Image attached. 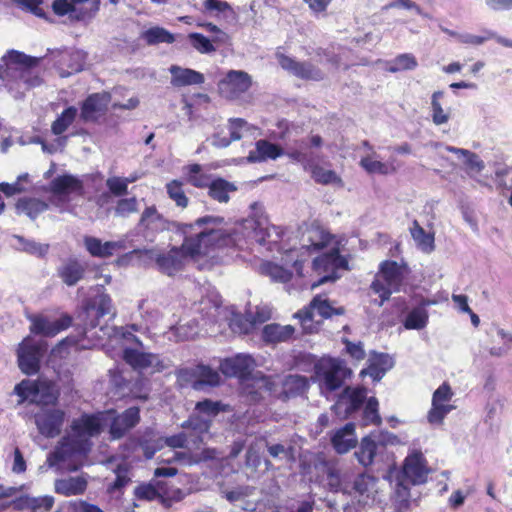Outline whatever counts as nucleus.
<instances>
[{
	"instance_id": "nucleus-1",
	"label": "nucleus",
	"mask_w": 512,
	"mask_h": 512,
	"mask_svg": "<svg viewBox=\"0 0 512 512\" xmlns=\"http://www.w3.org/2000/svg\"><path fill=\"white\" fill-rule=\"evenodd\" d=\"M224 218L205 216L195 222V226L203 228L197 235L186 237L181 245L180 256H199L203 248L209 246H235L245 251L251 250L255 244H273L276 251L281 252L278 240L285 235V230L270 225L259 202L250 204V215L237 223L233 230L224 228Z\"/></svg>"
},
{
	"instance_id": "nucleus-2",
	"label": "nucleus",
	"mask_w": 512,
	"mask_h": 512,
	"mask_svg": "<svg viewBox=\"0 0 512 512\" xmlns=\"http://www.w3.org/2000/svg\"><path fill=\"white\" fill-rule=\"evenodd\" d=\"M139 422L140 410L137 407H131L117 416L111 411L96 415H82L72 421L70 433L48 456L47 462L52 467L64 460L68 454L86 453L91 446L90 438L100 434L105 425H109L112 439H120Z\"/></svg>"
},
{
	"instance_id": "nucleus-3",
	"label": "nucleus",
	"mask_w": 512,
	"mask_h": 512,
	"mask_svg": "<svg viewBox=\"0 0 512 512\" xmlns=\"http://www.w3.org/2000/svg\"><path fill=\"white\" fill-rule=\"evenodd\" d=\"M114 315L110 296L104 292H99L92 300L85 304L83 311L78 317L84 326L85 333L88 329L99 327V331L103 336H107L111 343L124 341L142 345L139 338L136 337L129 328L110 327L101 324V320L104 319V317L109 316L111 318L114 317Z\"/></svg>"
},
{
	"instance_id": "nucleus-4",
	"label": "nucleus",
	"mask_w": 512,
	"mask_h": 512,
	"mask_svg": "<svg viewBox=\"0 0 512 512\" xmlns=\"http://www.w3.org/2000/svg\"><path fill=\"white\" fill-rule=\"evenodd\" d=\"M407 273L408 266L403 258L400 262L385 260L380 264V270L370 284V289L379 295V300H374L378 307H382L391 294L399 289Z\"/></svg>"
},
{
	"instance_id": "nucleus-5",
	"label": "nucleus",
	"mask_w": 512,
	"mask_h": 512,
	"mask_svg": "<svg viewBox=\"0 0 512 512\" xmlns=\"http://www.w3.org/2000/svg\"><path fill=\"white\" fill-rule=\"evenodd\" d=\"M345 244L344 237L331 234L320 227L307 229L301 239L302 248L316 256H341Z\"/></svg>"
},
{
	"instance_id": "nucleus-6",
	"label": "nucleus",
	"mask_w": 512,
	"mask_h": 512,
	"mask_svg": "<svg viewBox=\"0 0 512 512\" xmlns=\"http://www.w3.org/2000/svg\"><path fill=\"white\" fill-rule=\"evenodd\" d=\"M36 59L25 55L24 53L11 50L8 51L2 58L0 64V79L5 80L10 75V72H15L19 75L27 87L37 86L41 83L40 78H29V68L35 65Z\"/></svg>"
},
{
	"instance_id": "nucleus-7",
	"label": "nucleus",
	"mask_w": 512,
	"mask_h": 512,
	"mask_svg": "<svg viewBox=\"0 0 512 512\" xmlns=\"http://www.w3.org/2000/svg\"><path fill=\"white\" fill-rule=\"evenodd\" d=\"M14 394L19 396V404L29 401L49 405L57 401L54 387L47 381L23 379L15 385Z\"/></svg>"
},
{
	"instance_id": "nucleus-8",
	"label": "nucleus",
	"mask_w": 512,
	"mask_h": 512,
	"mask_svg": "<svg viewBox=\"0 0 512 512\" xmlns=\"http://www.w3.org/2000/svg\"><path fill=\"white\" fill-rule=\"evenodd\" d=\"M305 149L306 144L301 142L299 148L291 149L287 152V157L292 161L301 163L304 166V169L311 173L312 178L316 182L325 185L333 184L334 186L343 187V180L338 176V174L331 169H326L315 163Z\"/></svg>"
},
{
	"instance_id": "nucleus-9",
	"label": "nucleus",
	"mask_w": 512,
	"mask_h": 512,
	"mask_svg": "<svg viewBox=\"0 0 512 512\" xmlns=\"http://www.w3.org/2000/svg\"><path fill=\"white\" fill-rule=\"evenodd\" d=\"M259 389H264L267 393H278L277 387L281 385V393L286 397H295L304 393L308 388V379L305 376L298 374H289L284 377L281 376H260L256 380Z\"/></svg>"
},
{
	"instance_id": "nucleus-10",
	"label": "nucleus",
	"mask_w": 512,
	"mask_h": 512,
	"mask_svg": "<svg viewBox=\"0 0 512 512\" xmlns=\"http://www.w3.org/2000/svg\"><path fill=\"white\" fill-rule=\"evenodd\" d=\"M315 373L323 388L335 391L341 387L343 380L351 374L344 363L336 358H323L315 365Z\"/></svg>"
},
{
	"instance_id": "nucleus-11",
	"label": "nucleus",
	"mask_w": 512,
	"mask_h": 512,
	"mask_svg": "<svg viewBox=\"0 0 512 512\" xmlns=\"http://www.w3.org/2000/svg\"><path fill=\"white\" fill-rule=\"evenodd\" d=\"M303 261L291 258H273L262 260L258 266V272L268 276L274 282H287L293 276L295 271L299 276L302 275Z\"/></svg>"
},
{
	"instance_id": "nucleus-12",
	"label": "nucleus",
	"mask_w": 512,
	"mask_h": 512,
	"mask_svg": "<svg viewBox=\"0 0 512 512\" xmlns=\"http://www.w3.org/2000/svg\"><path fill=\"white\" fill-rule=\"evenodd\" d=\"M343 308H333L326 297L317 295L313 298L308 308L303 311H299L296 317L300 319L303 329L306 332L311 333L313 331V323H319L316 320V316L321 319H327L333 315H343Z\"/></svg>"
},
{
	"instance_id": "nucleus-13",
	"label": "nucleus",
	"mask_w": 512,
	"mask_h": 512,
	"mask_svg": "<svg viewBox=\"0 0 512 512\" xmlns=\"http://www.w3.org/2000/svg\"><path fill=\"white\" fill-rule=\"evenodd\" d=\"M430 472L424 454L414 450L404 460L401 477L412 485H423L427 483Z\"/></svg>"
},
{
	"instance_id": "nucleus-14",
	"label": "nucleus",
	"mask_w": 512,
	"mask_h": 512,
	"mask_svg": "<svg viewBox=\"0 0 512 512\" xmlns=\"http://www.w3.org/2000/svg\"><path fill=\"white\" fill-rule=\"evenodd\" d=\"M453 392L447 383L439 385L432 394V408L428 411V423L442 424L444 418L454 409L450 404Z\"/></svg>"
},
{
	"instance_id": "nucleus-15",
	"label": "nucleus",
	"mask_w": 512,
	"mask_h": 512,
	"mask_svg": "<svg viewBox=\"0 0 512 512\" xmlns=\"http://www.w3.org/2000/svg\"><path fill=\"white\" fill-rule=\"evenodd\" d=\"M42 348L31 337H26L17 349V360L20 370L27 374H36L40 369Z\"/></svg>"
},
{
	"instance_id": "nucleus-16",
	"label": "nucleus",
	"mask_w": 512,
	"mask_h": 512,
	"mask_svg": "<svg viewBox=\"0 0 512 512\" xmlns=\"http://www.w3.org/2000/svg\"><path fill=\"white\" fill-rule=\"evenodd\" d=\"M123 358L131 367L139 372H160L166 368L161 357L154 353L141 352L132 348L123 349Z\"/></svg>"
},
{
	"instance_id": "nucleus-17",
	"label": "nucleus",
	"mask_w": 512,
	"mask_h": 512,
	"mask_svg": "<svg viewBox=\"0 0 512 512\" xmlns=\"http://www.w3.org/2000/svg\"><path fill=\"white\" fill-rule=\"evenodd\" d=\"M365 397V388L345 387L344 391L338 396V401L332 407V410L338 418H348L353 412H355L362 406Z\"/></svg>"
},
{
	"instance_id": "nucleus-18",
	"label": "nucleus",
	"mask_w": 512,
	"mask_h": 512,
	"mask_svg": "<svg viewBox=\"0 0 512 512\" xmlns=\"http://www.w3.org/2000/svg\"><path fill=\"white\" fill-rule=\"evenodd\" d=\"M111 102V95L107 92L93 93L81 104L80 119L84 123L98 121L107 111Z\"/></svg>"
},
{
	"instance_id": "nucleus-19",
	"label": "nucleus",
	"mask_w": 512,
	"mask_h": 512,
	"mask_svg": "<svg viewBox=\"0 0 512 512\" xmlns=\"http://www.w3.org/2000/svg\"><path fill=\"white\" fill-rule=\"evenodd\" d=\"M65 421V412L59 409L43 410L35 415L39 432L48 438L60 435Z\"/></svg>"
},
{
	"instance_id": "nucleus-20",
	"label": "nucleus",
	"mask_w": 512,
	"mask_h": 512,
	"mask_svg": "<svg viewBox=\"0 0 512 512\" xmlns=\"http://www.w3.org/2000/svg\"><path fill=\"white\" fill-rule=\"evenodd\" d=\"M280 67L290 74L305 80H321L323 73L320 69L308 62H298L282 53H276Z\"/></svg>"
},
{
	"instance_id": "nucleus-21",
	"label": "nucleus",
	"mask_w": 512,
	"mask_h": 512,
	"mask_svg": "<svg viewBox=\"0 0 512 512\" xmlns=\"http://www.w3.org/2000/svg\"><path fill=\"white\" fill-rule=\"evenodd\" d=\"M219 91L227 98H236L251 87V76L244 71L228 72L219 84Z\"/></svg>"
},
{
	"instance_id": "nucleus-22",
	"label": "nucleus",
	"mask_w": 512,
	"mask_h": 512,
	"mask_svg": "<svg viewBox=\"0 0 512 512\" xmlns=\"http://www.w3.org/2000/svg\"><path fill=\"white\" fill-rule=\"evenodd\" d=\"M313 269L317 272H326L319 280L311 284L315 288L328 281H335L340 278V270H348L347 258H314Z\"/></svg>"
},
{
	"instance_id": "nucleus-23",
	"label": "nucleus",
	"mask_w": 512,
	"mask_h": 512,
	"mask_svg": "<svg viewBox=\"0 0 512 512\" xmlns=\"http://www.w3.org/2000/svg\"><path fill=\"white\" fill-rule=\"evenodd\" d=\"M172 225V222L166 220L164 215L155 209V205L145 208L139 221V227L144 232L146 238H151L158 233L167 231Z\"/></svg>"
},
{
	"instance_id": "nucleus-24",
	"label": "nucleus",
	"mask_w": 512,
	"mask_h": 512,
	"mask_svg": "<svg viewBox=\"0 0 512 512\" xmlns=\"http://www.w3.org/2000/svg\"><path fill=\"white\" fill-rule=\"evenodd\" d=\"M255 365L251 355L241 353L221 361L220 369L227 376L245 378L253 372Z\"/></svg>"
},
{
	"instance_id": "nucleus-25",
	"label": "nucleus",
	"mask_w": 512,
	"mask_h": 512,
	"mask_svg": "<svg viewBox=\"0 0 512 512\" xmlns=\"http://www.w3.org/2000/svg\"><path fill=\"white\" fill-rule=\"evenodd\" d=\"M31 322V332L46 337H54L71 326V319L69 316H63L54 321L43 316H36L31 318Z\"/></svg>"
},
{
	"instance_id": "nucleus-26",
	"label": "nucleus",
	"mask_w": 512,
	"mask_h": 512,
	"mask_svg": "<svg viewBox=\"0 0 512 512\" xmlns=\"http://www.w3.org/2000/svg\"><path fill=\"white\" fill-rule=\"evenodd\" d=\"M363 146L368 150V153L360 160V166L369 174L389 175L396 172L397 168L393 160L382 161L379 156L369 145L364 142Z\"/></svg>"
},
{
	"instance_id": "nucleus-27",
	"label": "nucleus",
	"mask_w": 512,
	"mask_h": 512,
	"mask_svg": "<svg viewBox=\"0 0 512 512\" xmlns=\"http://www.w3.org/2000/svg\"><path fill=\"white\" fill-rule=\"evenodd\" d=\"M376 438L377 435L371 433L361 439L354 455L362 466H370L374 462L376 455L384 448L383 443Z\"/></svg>"
},
{
	"instance_id": "nucleus-28",
	"label": "nucleus",
	"mask_w": 512,
	"mask_h": 512,
	"mask_svg": "<svg viewBox=\"0 0 512 512\" xmlns=\"http://www.w3.org/2000/svg\"><path fill=\"white\" fill-rule=\"evenodd\" d=\"M300 147V144L294 149ZM293 149L289 147L286 152H284L279 146L272 144L266 140H259L255 143V149L250 151L248 154V162L256 163V162H264L266 160H275L282 155L287 156V152Z\"/></svg>"
},
{
	"instance_id": "nucleus-29",
	"label": "nucleus",
	"mask_w": 512,
	"mask_h": 512,
	"mask_svg": "<svg viewBox=\"0 0 512 512\" xmlns=\"http://www.w3.org/2000/svg\"><path fill=\"white\" fill-rule=\"evenodd\" d=\"M87 483L83 474L59 478L55 482V492L64 497L82 495L87 489Z\"/></svg>"
},
{
	"instance_id": "nucleus-30",
	"label": "nucleus",
	"mask_w": 512,
	"mask_h": 512,
	"mask_svg": "<svg viewBox=\"0 0 512 512\" xmlns=\"http://www.w3.org/2000/svg\"><path fill=\"white\" fill-rule=\"evenodd\" d=\"M47 190L55 196L67 197L82 190V182L72 174H64L54 178Z\"/></svg>"
},
{
	"instance_id": "nucleus-31",
	"label": "nucleus",
	"mask_w": 512,
	"mask_h": 512,
	"mask_svg": "<svg viewBox=\"0 0 512 512\" xmlns=\"http://www.w3.org/2000/svg\"><path fill=\"white\" fill-rule=\"evenodd\" d=\"M171 74L170 83L174 87L199 85L204 82V75L189 68L172 65L169 68Z\"/></svg>"
},
{
	"instance_id": "nucleus-32",
	"label": "nucleus",
	"mask_w": 512,
	"mask_h": 512,
	"mask_svg": "<svg viewBox=\"0 0 512 512\" xmlns=\"http://www.w3.org/2000/svg\"><path fill=\"white\" fill-rule=\"evenodd\" d=\"M90 272L91 270L88 268L87 264L76 258L66 261L59 269L62 280L70 286L76 284Z\"/></svg>"
},
{
	"instance_id": "nucleus-33",
	"label": "nucleus",
	"mask_w": 512,
	"mask_h": 512,
	"mask_svg": "<svg viewBox=\"0 0 512 512\" xmlns=\"http://www.w3.org/2000/svg\"><path fill=\"white\" fill-rule=\"evenodd\" d=\"M334 449L340 453H347L350 449L354 448L357 439L355 435V425L353 423H347L336 430L331 438Z\"/></svg>"
},
{
	"instance_id": "nucleus-34",
	"label": "nucleus",
	"mask_w": 512,
	"mask_h": 512,
	"mask_svg": "<svg viewBox=\"0 0 512 512\" xmlns=\"http://www.w3.org/2000/svg\"><path fill=\"white\" fill-rule=\"evenodd\" d=\"M83 241L87 252L91 256H111L113 252L125 248L123 241H108L102 243L101 240L88 236H86Z\"/></svg>"
},
{
	"instance_id": "nucleus-35",
	"label": "nucleus",
	"mask_w": 512,
	"mask_h": 512,
	"mask_svg": "<svg viewBox=\"0 0 512 512\" xmlns=\"http://www.w3.org/2000/svg\"><path fill=\"white\" fill-rule=\"evenodd\" d=\"M249 129V124L243 118H233L230 120L229 131L230 139L221 138L219 135L212 137L211 143L217 148H226L231 141H238L243 137V132Z\"/></svg>"
},
{
	"instance_id": "nucleus-36",
	"label": "nucleus",
	"mask_w": 512,
	"mask_h": 512,
	"mask_svg": "<svg viewBox=\"0 0 512 512\" xmlns=\"http://www.w3.org/2000/svg\"><path fill=\"white\" fill-rule=\"evenodd\" d=\"M9 245L20 253L38 256H44L49 253L48 244L37 243L16 235L10 237Z\"/></svg>"
},
{
	"instance_id": "nucleus-37",
	"label": "nucleus",
	"mask_w": 512,
	"mask_h": 512,
	"mask_svg": "<svg viewBox=\"0 0 512 512\" xmlns=\"http://www.w3.org/2000/svg\"><path fill=\"white\" fill-rule=\"evenodd\" d=\"M17 492L10 496L9 498L15 497L12 501L13 505L16 508H32L29 512H44L49 511L54 505V498L51 496H45L37 499L16 497L17 494L20 493L19 489L16 488Z\"/></svg>"
},
{
	"instance_id": "nucleus-38",
	"label": "nucleus",
	"mask_w": 512,
	"mask_h": 512,
	"mask_svg": "<svg viewBox=\"0 0 512 512\" xmlns=\"http://www.w3.org/2000/svg\"><path fill=\"white\" fill-rule=\"evenodd\" d=\"M48 209V204L40 199L32 197H23L17 201L16 211L19 215H26L30 219H35L40 213Z\"/></svg>"
},
{
	"instance_id": "nucleus-39",
	"label": "nucleus",
	"mask_w": 512,
	"mask_h": 512,
	"mask_svg": "<svg viewBox=\"0 0 512 512\" xmlns=\"http://www.w3.org/2000/svg\"><path fill=\"white\" fill-rule=\"evenodd\" d=\"M444 149L447 152L455 154L458 158L463 159V163L468 173H480L485 168V164L480 157L469 150L453 146H445Z\"/></svg>"
},
{
	"instance_id": "nucleus-40",
	"label": "nucleus",
	"mask_w": 512,
	"mask_h": 512,
	"mask_svg": "<svg viewBox=\"0 0 512 512\" xmlns=\"http://www.w3.org/2000/svg\"><path fill=\"white\" fill-rule=\"evenodd\" d=\"M410 233L415 241L417 247L424 254H430L433 252L434 237L433 233L426 232L424 228L419 224L418 221H413L410 227Z\"/></svg>"
},
{
	"instance_id": "nucleus-41",
	"label": "nucleus",
	"mask_w": 512,
	"mask_h": 512,
	"mask_svg": "<svg viewBox=\"0 0 512 512\" xmlns=\"http://www.w3.org/2000/svg\"><path fill=\"white\" fill-rule=\"evenodd\" d=\"M293 333L294 328L291 325L269 324L262 330V339L267 343L283 342L290 339Z\"/></svg>"
},
{
	"instance_id": "nucleus-42",
	"label": "nucleus",
	"mask_w": 512,
	"mask_h": 512,
	"mask_svg": "<svg viewBox=\"0 0 512 512\" xmlns=\"http://www.w3.org/2000/svg\"><path fill=\"white\" fill-rule=\"evenodd\" d=\"M352 489L355 494L363 498V503L366 504L368 499H371L376 489V478L368 474H359L353 482Z\"/></svg>"
},
{
	"instance_id": "nucleus-43",
	"label": "nucleus",
	"mask_w": 512,
	"mask_h": 512,
	"mask_svg": "<svg viewBox=\"0 0 512 512\" xmlns=\"http://www.w3.org/2000/svg\"><path fill=\"white\" fill-rule=\"evenodd\" d=\"M208 187L210 196L219 202H228L230 199L229 194L237 190L234 183L223 178L212 180Z\"/></svg>"
},
{
	"instance_id": "nucleus-44",
	"label": "nucleus",
	"mask_w": 512,
	"mask_h": 512,
	"mask_svg": "<svg viewBox=\"0 0 512 512\" xmlns=\"http://www.w3.org/2000/svg\"><path fill=\"white\" fill-rule=\"evenodd\" d=\"M429 323V312L424 306H417L406 316L403 325L407 330H422Z\"/></svg>"
},
{
	"instance_id": "nucleus-45",
	"label": "nucleus",
	"mask_w": 512,
	"mask_h": 512,
	"mask_svg": "<svg viewBox=\"0 0 512 512\" xmlns=\"http://www.w3.org/2000/svg\"><path fill=\"white\" fill-rule=\"evenodd\" d=\"M199 326V321L191 320L185 324H179L175 327H171L168 338H173L175 341H186L193 339L199 333Z\"/></svg>"
},
{
	"instance_id": "nucleus-46",
	"label": "nucleus",
	"mask_w": 512,
	"mask_h": 512,
	"mask_svg": "<svg viewBox=\"0 0 512 512\" xmlns=\"http://www.w3.org/2000/svg\"><path fill=\"white\" fill-rule=\"evenodd\" d=\"M197 379L193 382L194 389H201L204 385L215 386L220 382L219 373L209 366L200 364L195 366Z\"/></svg>"
},
{
	"instance_id": "nucleus-47",
	"label": "nucleus",
	"mask_w": 512,
	"mask_h": 512,
	"mask_svg": "<svg viewBox=\"0 0 512 512\" xmlns=\"http://www.w3.org/2000/svg\"><path fill=\"white\" fill-rule=\"evenodd\" d=\"M220 309V300L218 295L213 294L207 298H202L196 311L202 314V322H214Z\"/></svg>"
},
{
	"instance_id": "nucleus-48",
	"label": "nucleus",
	"mask_w": 512,
	"mask_h": 512,
	"mask_svg": "<svg viewBox=\"0 0 512 512\" xmlns=\"http://www.w3.org/2000/svg\"><path fill=\"white\" fill-rule=\"evenodd\" d=\"M141 37L148 45L171 44L174 42L172 33L165 28H161V26L148 28L145 32H142Z\"/></svg>"
},
{
	"instance_id": "nucleus-49",
	"label": "nucleus",
	"mask_w": 512,
	"mask_h": 512,
	"mask_svg": "<svg viewBox=\"0 0 512 512\" xmlns=\"http://www.w3.org/2000/svg\"><path fill=\"white\" fill-rule=\"evenodd\" d=\"M154 267L168 276H174L187 267V264L184 258H154Z\"/></svg>"
},
{
	"instance_id": "nucleus-50",
	"label": "nucleus",
	"mask_w": 512,
	"mask_h": 512,
	"mask_svg": "<svg viewBox=\"0 0 512 512\" xmlns=\"http://www.w3.org/2000/svg\"><path fill=\"white\" fill-rule=\"evenodd\" d=\"M406 483H408L407 480L400 477L395 485L394 497L397 512H405L411 505V492Z\"/></svg>"
},
{
	"instance_id": "nucleus-51",
	"label": "nucleus",
	"mask_w": 512,
	"mask_h": 512,
	"mask_svg": "<svg viewBox=\"0 0 512 512\" xmlns=\"http://www.w3.org/2000/svg\"><path fill=\"white\" fill-rule=\"evenodd\" d=\"M77 115V108L74 106H68L57 118L54 120L52 124L51 130L52 133L56 136H61L64 134L75 119Z\"/></svg>"
},
{
	"instance_id": "nucleus-52",
	"label": "nucleus",
	"mask_w": 512,
	"mask_h": 512,
	"mask_svg": "<svg viewBox=\"0 0 512 512\" xmlns=\"http://www.w3.org/2000/svg\"><path fill=\"white\" fill-rule=\"evenodd\" d=\"M442 96V91H435L432 93V101H430V114H432V123L435 125H444L450 119L449 111L444 110L439 102Z\"/></svg>"
},
{
	"instance_id": "nucleus-53",
	"label": "nucleus",
	"mask_w": 512,
	"mask_h": 512,
	"mask_svg": "<svg viewBox=\"0 0 512 512\" xmlns=\"http://www.w3.org/2000/svg\"><path fill=\"white\" fill-rule=\"evenodd\" d=\"M185 174L190 184L195 187H206L209 186L211 180L210 177L203 172V168L199 164H191L185 167Z\"/></svg>"
},
{
	"instance_id": "nucleus-54",
	"label": "nucleus",
	"mask_w": 512,
	"mask_h": 512,
	"mask_svg": "<svg viewBox=\"0 0 512 512\" xmlns=\"http://www.w3.org/2000/svg\"><path fill=\"white\" fill-rule=\"evenodd\" d=\"M163 491V482L156 480L154 484H142L135 489V496L141 500L153 501L161 497Z\"/></svg>"
},
{
	"instance_id": "nucleus-55",
	"label": "nucleus",
	"mask_w": 512,
	"mask_h": 512,
	"mask_svg": "<svg viewBox=\"0 0 512 512\" xmlns=\"http://www.w3.org/2000/svg\"><path fill=\"white\" fill-rule=\"evenodd\" d=\"M190 45L201 54H210L216 51L213 41L209 40L199 32H191L188 35Z\"/></svg>"
},
{
	"instance_id": "nucleus-56",
	"label": "nucleus",
	"mask_w": 512,
	"mask_h": 512,
	"mask_svg": "<svg viewBox=\"0 0 512 512\" xmlns=\"http://www.w3.org/2000/svg\"><path fill=\"white\" fill-rule=\"evenodd\" d=\"M89 0H55L53 9L58 15H66L75 13L76 18L84 17L82 12L77 13L76 6Z\"/></svg>"
},
{
	"instance_id": "nucleus-57",
	"label": "nucleus",
	"mask_w": 512,
	"mask_h": 512,
	"mask_svg": "<svg viewBox=\"0 0 512 512\" xmlns=\"http://www.w3.org/2000/svg\"><path fill=\"white\" fill-rule=\"evenodd\" d=\"M380 423L381 417L378 413V401L372 396L366 402L362 416V425H379Z\"/></svg>"
},
{
	"instance_id": "nucleus-58",
	"label": "nucleus",
	"mask_w": 512,
	"mask_h": 512,
	"mask_svg": "<svg viewBox=\"0 0 512 512\" xmlns=\"http://www.w3.org/2000/svg\"><path fill=\"white\" fill-rule=\"evenodd\" d=\"M183 428H191L195 434V439H192L193 443L202 442L204 435L208 433L210 424L207 420L190 418L188 421L182 424Z\"/></svg>"
},
{
	"instance_id": "nucleus-59",
	"label": "nucleus",
	"mask_w": 512,
	"mask_h": 512,
	"mask_svg": "<svg viewBox=\"0 0 512 512\" xmlns=\"http://www.w3.org/2000/svg\"><path fill=\"white\" fill-rule=\"evenodd\" d=\"M166 191L168 196L179 207H186L188 205V198L185 195L181 182L172 180L166 184Z\"/></svg>"
},
{
	"instance_id": "nucleus-60",
	"label": "nucleus",
	"mask_w": 512,
	"mask_h": 512,
	"mask_svg": "<svg viewBox=\"0 0 512 512\" xmlns=\"http://www.w3.org/2000/svg\"><path fill=\"white\" fill-rule=\"evenodd\" d=\"M418 66L416 57L412 54H401L397 56L389 68L391 72L414 70Z\"/></svg>"
},
{
	"instance_id": "nucleus-61",
	"label": "nucleus",
	"mask_w": 512,
	"mask_h": 512,
	"mask_svg": "<svg viewBox=\"0 0 512 512\" xmlns=\"http://www.w3.org/2000/svg\"><path fill=\"white\" fill-rule=\"evenodd\" d=\"M229 326L234 333L248 334L253 328V322L251 321L249 313H246L245 316L233 314Z\"/></svg>"
},
{
	"instance_id": "nucleus-62",
	"label": "nucleus",
	"mask_w": 512,
	"mask_h": 512,
	"mask_svg": "<svg viewBox=\"0 0 512 512\" xmlns=\"http://www.w3.org/2000/svg\"><path fill=\"white\" fill-rule=\"evenodd\" d=\"M495 36L494 30H483L482 36L472 35L470 32H461L458 42L461 44L480 46Z\"/></svg>"
},
{
	"instance_id": "nucleus-63",
	"label": "nucleus",
	"mask_w": 512,
	"mask_h": 512,
	"mask_svg": "<svg viewBox=\"0 0 512 512\" xmlns=\"http://www.w3.org/2000/svg\"><path fill=\"white\" fill-rule=\"evenodd\" d=\"M267 451L269 455L275 459L280 460H293L294 459V449L292 446H285L280 443L276 444H267Z\"/></svg>"
},
{
	"instance_id": "nucleus-64",
	"label": "nucleus",
	"mask_w": 512,
	"mask_h": 512,
	"mask_svg": "<svg viewBox=\"0 0 512 512\" xmlns=\"http://www.w3.org/2000/svg\"><path fill=\"white\" fill-rule=\"evenodd\" d=\"M204 6L209 11H217L219 13H223L226 18H235L236 16L233 7L226 1L206 0Z\"/></svg>"
}]
</instances>
